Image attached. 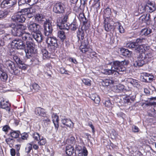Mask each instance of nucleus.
<instances>
[{"label": "nucleus", "mask_w": 156, "mask_h": 156, "mask_svg": "<svg viewBox=\"0 0 156 156\" xmlns=\"http://www.w3.org/2000/svg\"><path fill=\"white\" fill-rule=\"evenodd\" d=\"M34 112L36 115L38 116H44L45 114L44 112V110L40 107L36 108Z\"/></svg>", "instance_id": "nucleus-22"}, {"label": "nucleus", "mask_w": 156, "mask_h": 156, "mask_svg": "<svg viewBox=\"0 0 156 156\" xmlns=\"http://www.w3.org/2000/svg\"><path fill=\"white\" fill-rule=\"evenodd\" d=\"M11 19L13 21L20 23L24 22L26 20L24 14L20 12L15 14L12 16Z\"/></svg>", "instance_id": "nucleus-6"}, {"label": "nucleus", "mask_w": 156, "mask_h": 156, "mask_svg": "<svg viewBox=\"0 0 156 156\" xmlns=\"http://www.w3.org/2000/svg\"><path fill=\"white\" fill-rule=\"evenodd\" d=\"M57 39L55 37H48L47 38L46 42L48 44V47L51 53H53L58 47L57 43Z\"/></svg>", "instance_id": "nucleus-5"}, {"label": "nucleus", "mask_w": 156, "mask_h": 156, "mask_svg": "<svg viewBox=\"0 0 156 156\" xmlns=\"http://www.w3.org/2000/svg\"><path fill=\"white\" fill-rule=\"evenodd\" d=\"M32 145L29 144L25 148V151L26 153L28 154L30 152V151L32 150Z\"/></svg>", "instance_id": "nucleus-47"}, {"label": "nucleus", "mask_w": 156, "mask_h": 156, "mask_svg": "<svg viewBox=\"0 0 156 156\" xmlns=\"http://www.w3.org/2000/svg\"><path fill=\"white\" fill-rule=\"evenodd\" d=\"M74 151V147L71 145L66 147V154L69 156L72 155Z\"/></svg>", "instance_id": "nucleus-24"}, {"label": "nucleus", "mask_w": 156, "mask_h": 156, "mask_svg": "<svg viewBox=\"0 0 156 156\" xmlns=\"http://www.w3.org/2000/svg\"><path fill=\"white\" fill-rule=\"evenodd\" d=\"M147 14H144L142 15L139 18V20H141L142 22L145 23H146V19H147Z\"/></svg>", "instance_id": "nucleus-48"}, {"label": "nucleus", "mask_w": 156, "mask_h": 156, "mask_svg": "<svg viewBox=\"0 0 156 156\" xmlns=\"http://www.w3.org/2000/svg\"><path fill=\"white\" fill-rule=\"evenodd\" d=\"M104 27L106 31L107 32H113L115 29V26L112 25L108 23V21L106 19L104 20Z\"/></svg>", "instance_id": "nucleus-14"}, {"label": "nucleus", "mask_w": 156, "mask_h": 156, "mask_svg": "<svg viewBox=\"0 0 156 156\" xmlns=\"http://www.w3.org/2000/svg\"><path fill=\"white\" fill-rule=\"evenodd\" d=\"M114 82V81L112 80L106 79L102 80V84L104 86H108L110 84H113Z\"/></svg>", "instance_id": "nucleus-30"}, {"label": "nucleus", "mask_w": 156, "mask_h": 156, "mask_svg": "<svg viewBox=\"0 0 156 156\" xmlns=\"http://www.w3.org/2000/svg\"><path fill=\"white\" fill-rule=\"evenodd\" d=\"M63 5V4L60 3H56L53 7V11L57 13H62L64 11Z\"/></svg>", "instance_id": "nucleus-13"}, {"label": "nucleus", "mask_w": 156, "mask_h": 156, "mask_svg": "<svg viewBox=\"0 0 156 156\" xmlns=\"http://www.w3.org/2000/svg\"><path fill=\"white\" fill-rule=\"evenodd\" d=\"M17 68L15 67V69H14V70H12L13 72L15 75H18L20 73V71L17 69Z\"/></svg>", "instance_id": "nucleus-63"}, {"label": "nucleus", "mask_w": 156, "mask_h": 156, "mask_svg": "<svg viewBox=\"0 0 156 156\" xmlns=\"http://www.w3.org/2000/svg\"><path fill=\"white\" fill-rule=\"evenodd\" d=\"M22 39L24 41H27L28 39L30 38V34L28 33L22 32L21 34Z\"/></svg>", "instance_id": "nucleus-37"}, {"label": "nucleus", "mask_w": 156, "mask_h": 156, "mask_svg": "<svg viewBox=\"0 0 156 156\" xmlns=\"http://www.w3.org/2000/svg\"><path fill=\"white\" fill-rule=\"evenodd\" d=\"M35 20L40 23H44L47 21L45 16L41 14H36L35 16Z\"/></svg>", "instance_id": "nucleus-16"}, {"label": "nucleus", "mask_w": 156, "mask_h": 156, "mask_svg": "<svg viewBox=\"0 0 156 156\" xmlns=\"http://www.w3.org/2000/svg\"><path fill=\"white\" fill-rule=\"evenodd\" d=\"M1 107L3 109H5L8 111L9 112L10 109L9 105L4 103V101L1 102Z\"/></svg>", "instance_id": "nucleus-33"}, {"label": "nucleus", "mask_w": 156, "mask_h": 156, "mask_svg": "<svg viewBox=\"0 0 156 156\" xmlns=\"http://www.w3.org/2000/svg\"><path fill=\"white\" fill-rule=\"evenodd\" d=\"M120 51L123 55L128 57L130 56L132 53L131 51H129L127 49L123 48L121 49Z\"/></svg>", "instance_id": "nucleus-28"}, {"label": "nucleus", "mask_w": 156, "mask_h": 156, "mask_svg": "<svg viewBox=\"0 0 156 156\" xmlns=\"http://www.w3.org/2000/svg\"><path fill=\"white\" fill-rule=\"evenodd\" d=\"M0 78L3 81H6L8 78V76L7 74L5 73L2 72L0 75Z\"/></svg>", "instance_id": "nucleus-44"}, {"label": "nucleus", "mask_w": 156, "mask_h": 156, "mask_svg": "<svg viewBox=\"0 0 156 156\" xmlns=\"http://www.w3.org/2000/svg\"><path fill=\"white\" fill-rule=\"evenodd\" d=\"M33 37L38 43L41 42L43 38V36L40 30L37 32L34 33L33 34Z\"/></svg>", "instance_id": "nucleus-17"}, {"label": "nucleus", "mask_w": 156, "mask_h": 156, "mask_svg": "<svg viewBox=\"0 0 156 156\" xmlns=\"http://www.w3.org/2000/svg\"><path fill=\"white\" fill-rule=\"evenodd\" d=\"M30 87L31 89H34L36 92L38 91L40 89V87L39 85L36 83H33L32 85Z\"/></svg>", "instance_id": "nucleus-36"}, {"label": "nucleus", "mask_w": 156, "mask_h": 156, "mask_svg": "<svg viewBox=\"0 0 156 156\" xmlns=\"http://www.w3.org/2000/svg\"><path fill=\"white\" fill-rule=\"evenodd\" d=\"M60 72L61 73L63 74H67V71L64 68H61L60 69Z\"/></svg>", "instance_id": "nucleus-62"}, {"label": "nucleus", "mask_w": 156, "mask_h": 156, "mask_svg": "<svg viewBox=\"0 0 156 156\" xmlns=\"http://www.w3.org/2000/svg\"><path fill=\"white\" fill-rule=\"evenodd\" d=\"M135 96H133L132 97L129 96L126 97L122 99H121V102L120 101L119 102L122 103V105L126 106L129 103H132L135 100Z\"/></svg>", "instance_id": "nucleus-12"}, {"label": "nucleus", "mask_w": 156, "mask_h": 156, "mask_svg": "<svg viewBox=\"0 0 156 156\" xmlns=\"http://www.w3.org/2000/svg\"><path fill=\"white\" fill-rule=\"evenodd\" d=\"M52 121L54 124L57 130L58 129L59 127L58 122L59 121L58 116L56 114L52 115Z\"/></svg>", "instance_id": "nucleus-25"}, {"label": "nucleus", "mask_w": 156, "mask_h": 156, "mask_svg": "<svg viewBox=\"0 0 156 156\" xmlns=\"http://www.w3.org/2000/svg\"><path fill=\"white\" fill-rule=\"evenodd\" d=\"M43 117V118L41 119V120L43 121L45 125L46 126L50 123V120L47 117L44 116Z\"/></svg>", "instance_id": "nucleus-35"}, {"label": "nucleus", "mask_w": 156, "mask_h": 156, "mask_svg": "<svg viewBox=\"0 0 156 156\" xmlns=\"http://www.w3.org/2000/svg\"><path fill=\"white\" fill-rule=\"evenodd\" d=\"M132 130L134 133H137L139 132V129L137 126L133 125L132 127Z\"/></svg>", "instance_id": "nucleus-58"}, {"label": "nucleus", "mask_w": 156, "mask_h": 156, "mask_svg": "<svg viewBox=\"0 0 156 156\" xmlns=\"http://www.w3.org/2000/svg\"><path fill=\"white\" fill-rule=\"evenodd\" d=\"M58 36L62 40H64L66 38L64 32L62 30H59L58 31Z\"/></svg>", "instance_id": "nucleus-34"}, {"label": "nucleus", "mask_w": 156, "mask_h": 156, "mask_svg": "<svg viewBox=\"0 0 156 156\" xmlns=\"http://www.w3.org/2000/svg\"><path fill=\"white\" fill-rule=\"evenodd\" d=\"M44 23V34L48 36L51 34L53 30L52 25L51 23L47 21Z\"/></svg>", "instance_id": "nucleus-8"}, {"label": "nucleus", "mask_w": 156, "mask_h": 156, "mask_svg": "<svg viewBox=\"0 0 156 156\" xmlns=\"http://www.w3.org/2000/svg\"><path fill=\"white\" fill-rule=\"evenodd\" d=\"M127 64V62L125 60L121 62L116 61L113 62L112 67L114 72H116L119 74H122L126 70V68L123 65H126Z\"/></svg>", "instance_id": "nucleus-2"}, {"label": "nucleus", "mask_w": 156, "mask_h": 156, "mask_svg": "<svg viewBox=\"0 0 156 156\" xmlns=\"http://www.w3.org/2000/svg\"><path fill=\"white\" fill-rule=\"evenodd\" d=\"M9 27L12 28V34L15 36L20 37L22 32H23L24 27L21 24L11 23L9 24Z\"/></svg>", "instance_id": "nucleus-4"}, {"label": "nucleus", "mask_w": 156, "mask_h": 156, "mask_svg": "<svg viewBox=\"0 0 156 156\" xmlns=\"http://www.w3.org/2000/svg\"><path fill=\"white\" fill-rule=\"evenodd\" d=\"M152 32L150 28H145L141 30V34L145 36H147Z\"/></svg>", "instance_id": "nucleus-29"}, {"label": "nucleus", "mask_w": 156, "mask_h": 156, "mask_svg": "<svg viewBox=\"0 0 156 156\" xmlns=\"http://www.w3.org/2000/svg\"><path fill=\"white\" fill-rule=\"evenodd\" d=\"M22 138L23 140L27 139L28 136V135L27 133H24L21 134Z\"/></svg>", "instance_id": "nucleus-60"}, {"label": "nucleus", "mask_w": 156, "mask_h": 156, "mask_svg": "<svg viewBox=\"0 0 156 156\" xmlns=\"http://www.w3.org/2000/svg\"><path fill=\"white\" fill-rule=\"evenodd\" d=\"M24 14V16H25L27 17L28 18H31L33 16V14L31 12H27V13H26Z\"/></svg>", "instance_id": "nucleus-59"}, {"label": "nucleus", "mask_w": 156, "mask_h": 156, "mask_svg": "<svg viewBox=\"0 0 156 156\" xmlns=\"http://www.w3.org/2000/svg\"><path fill=\"white\" fill-rule=\"evenodd\" d=\"M84 30L82 28H79L77 31V36L79 40H83L84 38Z\"/></svg>", "instance_id": "nucleus-21"}, {"label": "nucleus", "mask_w": 156, "mask_h": 156, "mask_svg": "<svg viewBox=\"0 0 156 156\" xmlns=\"http://www.w3.org/2000/svg\"><path fill=\"white\" fill-rule=\"evenodd\" d=\"M90 98L92 100L94 103L98 105L100 101V99L99 96L96 94H91L90 95Z\"/></svg>", "instance_id": "nucleus-20"}, {"label": "nucleus", "mask_w": 156, "mask_h": 156, "mask_svg": "<svg viewBox=\"0 0 156 156\" xmlns=\"http://www.w3.org/2000/svg\"><path fill=\"white\" fill-rule=\"evenodd\" d=\"M29 30L34 33L37 32L40 29V26L38 24L34 22H30L28 25Z\"/></svg>", "instance_id": "nucleus-9"}, {"label": "nucleus", "mask_w": 156, "mask_h": 156, "mask_svg": "<svg viewBox=\"0 0 156 156\" xmlns=\"http://www.w3.org/2000/svg\"><path fill=\"white\" fill-rule=\"evenodd\" d=\"M57 26L59 27V28L61 29H65L68 30L69 29V26H68L66 22H58Z\"/></svg>", "instance_id": "nucleus-19"}, {"label": "nucleus", "mask_w": 156, "mask_h": 156, "mask_svg": "<svg viewBox=\"0 0 156 156\" xmlns=\"http://www.w3.org/2000/svg\"><path fill=\"white\" fill-rule=\"evenodd\" d=\"M144 40L143 38H138L136 39L135 41L129 42L126 44V47L129 48H135L138 47L139 44L142 43Z\"/></svg>", "instance_id": "nucleus-11"}, {"label": "nucleus", "mask_w": 156, "mask_h": 156, "mask_svg": "<svg viewBox=\"0 0 156 156\" xmlns=\"http://www.w3.org/2000/svg\"><path fill=\"white\" fill-rule=\"evenodd\" d=\"M20 132L18 131H14L10 133V135L12 137L16 138L19 136Z\"/></svg>", "instance_id": "nucleus-41"}, {"label": "nucleus", "mask_w": 156, "mask_h": 156, "mask_svg": "<svg viewBox=\"0 0 156 156\" xmlns=\"http://www.w3.org/2000/svg\"><path fill=\"white\" fill-rule=\"evenodd\" d=\"M88 42L87 40H84L81 41V44L80 48L81 51L83 53H85L88 51H90L91 49L88 48Z\"/></svg>", "instance_id": "nucleus-10"}, {"label": "nucleus", "mask_w": 156, "mask_h": 156, "mask_svg": "<svg viewBox=\"0 0 156 156\" xmlns=\"http://www.w3.org/2000/svg\"><path fill=\"white\" fill-rule=\"evenodd\" d=\"M127 81L134 87H139L140 86V84L139 83L138 81L132 78H128Z\"/></svg>", "instance_id": "nucleus-26"}, {"label": "nucleus", "mask_w": 156, "mask_h": 156, "mask_svg": "<svg viewBox=\"0 0 156 156\" xmlns=\"http://www.w3.org/2000/svg\"><path fill=\"white\" fill-rule=\"evenodd\" d=\"M19 68H21L25 70L26 69V67L25 64L23 63V62H22V64H19Z\"/></svg>", "instance_id": "nucleus-61"}, {"label": "nucleus", "mask_w": 156, "mask_h": 156, "mask_svg": "<svg viewBox=\"0 0 156 156\" xmlns=\"http://www.w3.org/2000/svg\"><path fill=\"white\" fill-rule=\"evenodd\" d=\"M61 121L62 123L67 127H71L73 126V123L70 119H62Z\"/></svg>", "instance_id": "nucleus-23"}, {"label": "nucleus", "mask_w": 156, "mask_h": 156, "mask_svg": "<svg viewBox=\"0 0 156 156\" xmlns=\"http://www.w3.org/2000/svg\"><path fill=\"white\" fill-rule=\"evenodd\" d=\"M67 142L69 144H73L75 142V139L74 137L72 136L67 140Z\"/></svg>", "instance_id": "nucleus-46"}, {"label": "nucleus", "mask_w": 156, "mask_h": 156, "mask_svg": "<svg viewBox=\"0 0 156 156\" xmlns=\"http://www.w3.org/2000/svg\"><path fill=\"white\" fill-rule=\"evenodd\" d=\"M147 8L146 5L140 6L138 9V12L139 13H142L145 12Z\"/></svg>", "instance_id": "nucleus-42"}, {"label": "nucleus", "mask_w": 156, "mask_h": 156, "mask_svg": "<svg viewBox=\"0 0 156 156\" xmlns=\"http://www.w3.org/2000/svg\"><path fill=\"white\" fill-rule=\"evenodd\" d=\"M104 12L105 14H107V15L109 16L111 13V9L109 8L108 7L105 9Z\"/></svg>", "instance_id": "nucleus-57"}, {"label": "nucleus", "mask_w": 156, "mask_h": 156, "mask_svg": "<svg viewBox=\"0 0 156 156\" xmlns=\"http://www.w3.org/2000/svg\"><path fill=\"white\" fill-rule=\"evenodd\" d=\"M33 137L35 140L37 141H38L40 138L39 134L36 132L34 133L33 134Z\"/></svg>", "instance_id": "nucleus-49"}, {"label": "nucleus", "mask_w": 156, "mask_h": 156, "mask_svg": "<svg viewBox=\"0 0 156 156\" xmlns=\"http://www.w3.org/2000/svg\"><path fill=\"white\" fill-rule=\"evenodd\" d=\"M42 53L43 55V58L45 59L49 57V53L48 51L44 48H43L41 50Z\"/></svg>", "instance_id": "nucleus-38"}, {"label": "nucleus", "mask_w": 156, "mask_h": 156, "mask_svg": "<svg viewBox=\"0 0 156 156\" xmlns=\"http://www.w3.org/2000/svg\"><path fill=\"white\" fill-rule=\"evenodd\" d=\"M13 58L16 63L17 64H22V61H21L20 58L17 55H14Z\"/></svg>", "instance_id": "nucleus-45"}, {"label": "nucleus", "mask_w": 156, "mask_h": 156, "mask_svg": "<svg viewBox=\"0 0 156 156\" xmlns=\"http://www.w3.org/2000/svg\"><path fill=\"white\" fill-rule=\"evenodd\" d=\"M78 28V25L75 22H73L69 26V28L72 30L75 31Z\"/></svg>", "instance_id": "nucleus-39"}, {"label": "nucleus", "mask_w": 156, "mask_h": 156, "mask_svg": "<svg viewBox=\"0 0 156 156\" xmlns=\"http://www.w3.org/2000/svg\"><path fill=\"white\" fill-rule=\"evenodd\" d=\"M7 14V12H5L3 10H0V19L5 17Z\"/></svg>", "instance_id": "nucleus-52"}, {"label": "nucleus", "mask_w": 156, "mask_h": 156, "mask_svg": "<svg viewBox=\"0 0 156 156\" xmlns=\"http://www.w3.org/2000/svg\"><path fill=\"white\" fill-rule=\"evenodd\" d=\"M115 29L116 28L118 29L120 33H124L125 32L124 29L119 23L118 22L115 23Z\"/></svg>", "instance_id": "nucleus-32"}, {"label": "nucleus", "mask_w": 156, "mask_h": 156, "mask_svg": "<svg viewBox=\"0 0 156 156\" xmlns=\"http://www.w3.org/2000/svg\"><path fill=\"white\" fill-rule=\"evenodd\" d=\"M8 0H5L3 1L1 4V6L2 8L7 7L8 4Z\"/></svg>", "instance_id": "nucleus-55"}, {"label": "nucleus", "mask_w": 156, "mask_h": 156, "mask_svg": "<svg viewBox=\"0 0 156 156\" xmlns=\"http://www.w3.org/2000/svg\"><path fill=\"white\" fill-rule=\"evenodd\" d=\"M40 141L38 142V144L40 145H44L46 143V140L45 139L40 138V139H39Z\"/></svg>", "instance_id": "nucleus-53"}, {"label": "nucleus", "mask_w": 156, "mask_h": 156, "mask_svg": "<svg viewBox=\"0 0 156 156\" xmlns=\"http://www.w3.org/2000/svg\"><path fill=\"white\" fill-rule=\"evenodd\" d=\"M12 45H14L17 49L24 50L25 48V44L21 39H14L12 41Z\"/></svg>", "instance_id": "nucleus-7"}, {"label": "nucleus", "mask_w": 156, "mask_h": 156, "mask_svg": "<svg viewBox=\"0 0 156 156\" xmlns=\"http://www.w3.org/2000/svg\"><path fill=\"white\" fill-rule=\"evenodd\" d=\"M26 45V49H24L26 56L28 58H30L33 56V54L37 52V50L35 47V45L31 41H27Z\"/></svg>", "instance_id": "nucleus-3"}, {"label": "nucleus", "mask_w": 156, "mask_h": 156, "mask_svg": "<svg viewBox=\"0 0 156 156\" xmlns=\"http://www.w3.org/2000/svg\"><path fill=\"white\" fill-rule=\"evenodd\" d=\"M147 9L149 10V12H151L155 11L156 9L155 4L154 2L149 1L146 5Z\"/></svg>", "instance_id": "nucleus-18"}, {"label": "nucleus", "mask_w": 156, "mask_h": 156, "mask_svg": "<svg viewBox=\"0 0 156 156\" xmlns=\"http://www.w3.org/2000/svg\"><path fill=\"white\" fill-rule=\"evenodd\" d=\"M143 76L141 77V79L143 82H151L152 81L154 78L153 75L147 73H144Z\"/></svg>", "instance_id": "nucleus-15"}, {"label": "nucleus", "mask_w": 156, "mask_h": 156, "mask_svg": "<svg viewBox=\"0 0 156 156\" xmlns=\"http://www.w3.org/2000/svg\"><path fill=\"white\" fill-rule=\"evenodd\" d=\"M135 51L136 52L139 53L137 57V60L135 61L133 65L136 67H140L144 64L147 63L148 61V54L144 53V51L146 50L147 47L144 45L142 44L138 45V47L134 48H129Z\"/></svg>", "instance_id": "nucleus-1"}, {"label": "nucleus", "mask_w": 156, "mask_h": 156, "mask_svg": "<svg viewBox=\"0 0 156 156\" xmlns=\"http://www.w3.org/2000/svg\"><path fill=\"white\" fill-rule=\"evenodd\" d=\"M155 110V108H154L150 112L148 113V115L151 117H156V114Z\"/></svg>", "instance_id": "nucleus-50"}, {"label": "nucleus", "mask_w": 156, "mask_h": 156, "mask_svg": "<svg viewBox=\"0 0 156 156\" xmlns=\"http://www.w3.org/2000/svg\"><path fill=\"white\" fill-rule=\"evenodd\" d=\"M114 70L111 67V69H104L101 70V72L102 73L106 75H110L113 74L114 73Z\"/></svg>", "instance_id": "nucleus-31"}, {"label": "nucleus", "mask_w": 156, "mask_h": 156, "mask_svg": "<svg viewBox=\"0 0 156 156\" xmlns=\"http://www.w3.org/2000/svg\"><path fill=\"white\" fill-rule=\"evenodd\" d=\"M88 151L85 147H83L82 150V154L84 156H87V155Z\"/></svg>", "instance_id": "nucleus-64"}, {"label": "nucleus", "mask_w": 156, "mask_h": 156, "mask_svg": "<svg viewBox=\"0 0 156 156\" xmlns=\"http://www.w3.org/2000/svg\"><path fill=\"white\" fill-rule=\"evenodd\" d=\"M16 3V0H8V4L7 5V8H10Z\"/></svg>", "instance_id": "nucleus-43"}, {"label": "nucleus", "mask_w": 156, "mask_h": 156, "mask_svg": "<svg viewBox=\"0 0 156 156\" xmlns=\"http://www.w3.org/2000/svg\"><path fill=\"white\" fill-rule=\"evenodd\" d=\"M5 65L8 69H10L12 70H14L15 69V64L11 60H8L5 62Z\"/></svg>", "instance_id": "nucleus-27"}, {"label": "nucleus", "mask_w": 156, "mask_h": 156, "mask_svg": "<svg viewBox=\"0 0 156 156\" xmlns=\"http://www.w3.org/2000/svg\"><path fill=\"white\" fill-rule=\"evenodd\" d=\"M104 104L105 107L108 108L112 107V105L109 100L106 101Z\"/></svg>", "instance_id": "nucleus-54"}, {"label": "nucleus", "mask_w": 156, "mask_h": 156, "mask_svg": "<svg viewBox=\"0 0 156 156\" xmlns=\"http://www.w3.org/2000/svg\"><path fill=\"white\" fill-rule=\"evenodd\" d=\"M70 14L69 12H67L66 14L65 15V16H64V17L63 18L62 20H61V22H66L67 21V19L68 18V15Z\"/></svg>", "instance_id": "nucleus-56"}, {"label": "nucleus", "mask_w": 156, "mask_h": 156, "mask_svg": "<svg viewBox=\"0 0 156 156\" xmlns=\"http://www.w3.org/2000/svg\"><path fill=\"white\" fill-rule=\"evenodd\" d=\"M81 21L82 22L83 25H85V26L88 27L90 26V21L86 18L82 19Z\"/></svg>", "instance_id": "nucleus-40"}, {"label": "nucleus", "mask_w": 156, "mask_h": 156, "mask_svg": "<svg viewBox=\"0 0 156 156\" xmlns=\"http://www.w3.org/2000/svg\"><path fill=\"white\" fill-rule=\"evenodd\" d=\"M82 81L86 85L89 86L91 85V81L88 79H83Z\"/></svg>", "instance_id": "nucleus-51"}]
</instances>
